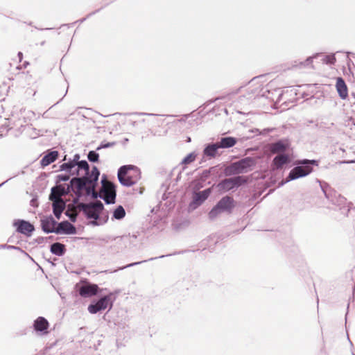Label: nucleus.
I'll return each mask as SVG.
<instances>
[{"instance_id":"nucleus-43","label":"nucleus","mask_w":355,"mask_h":355,"mask_svg":"<svg viewBox=\"0 0 355 355\" xmlns=\"http://www.w3.org/2000/svg\"><path fill=\"white\" fill-rule=\"evenodd\" d=\"M317 55L314 56H310L306 59V60L304 62H302L301 64L304 66H309L312 64L313 59L315 58Z\"/></svg>"},{"instance_id":"nucleus-21","label":"nucleus","mask_w":355,"mask_h":355,"mask_svg":"<svg viewBox=\"0 0 355 355\" xmlns=\"http://www.w3.org/2000/svg\"><path fill=\"white\" fill-rule=\"evenodd\" d=\"M336 87L339 96L342 99H345L348 96V89L347 85L343 78H337Z\"/></svg>"},{"instance_id":"nucleus-55","label":"nucleus","mask_w":355,"mask_h":355,"mask_svg":"<svg viewBox=\"0 0 355 355\" xmlns=\"http://www.w3.org/2000/svg\"><path fill=\"white\" fill-rule=\"evenodd\" d=\"M205 175L207 176V173H209L208 171H205Z\"/></svg>"},{"instance_id":"nucleus-14","label":"nucleus","mask_w":355,"mask_h":355,"mask_svg":"<svg viewBox=\"0 0 355 355\" xmlns=\"http://www.w3.org/2000/svg\"><path fill=\"white\" fill-rule=\"evenodd\" d=\"M130 242V235H123L122 236H117L112 239L111 245L110 248L113 252H118L119 250L127 246V244Z\"/></svg>"},{"instance_id":"nucleus-8","label":"nucleus","mask_w":355,"mask_h":355,"mask_svg":"<svg viewBox=\"0 0 355 355\" xmlns=\"http://www.w3.org/2000/svg\"><path fill=\"white\" fill-rule=\"evenodd\" d=\"M248 182V178L245 176L237 175L234 178H226L220 181L217 185L220 192H227L234 190Z\"/></svg>"},{"instance_id":"nucleus-10","label":"nucleus","mask_w":355,"mask_h":355,"mask_svg":"<svg viewBox=\"0 0 355 355\" xmlns=\"http://www.w3.org/2000/svg\"><path fill=\"white\" fill-rule=\"evenodd\" d=\"M71 186V181L69 182V184L64 185V184H59L56 185L55 187H53L51 188V193L49 195V200H55V201H64L62 199V196L68 195L71 191V189L73 187Z\"/></svg>"},{"instance_id":"nucleus-22","label":"nucleus","mask_w":355,"mask_h":355,"mask_svg":"<svg viewBox=\"0 0 355 355\" xmlns=\"http://www.w3.org/2000/svg\"><path fill=\"white\" fill-rule=\"evenodd\" d=\"M218 149L219 147L216 142L208 144L203 149V155L208 158H214L217 155Z\"/></svg>"},{"instance_id":"nucleus-47","label":"nucleus","mask_w":355,"mask_h":355,"mask_svg":"<svg viewBox=\"0 0 355 355\" xmlns=\"http://www.w3.org/2000/svg\"><path fill=\"white\" fill-rule=\"evenodd\" d=\"M97 12H98V10H96V11H94V12H91V13L88 14V15H87V17H86L82 18V19H80L78 20L76 22L81 24V23L84 22V21L86 20V19H87V18H88V17H89L90 16H92V15H94V14H95V13H96Z\"/></svg>"},{"instance_id":"nucleus-54","label":"nucleus","mask_w":355,"mask_h":355,"mask_svg":"<svg viewBox=\"0 0 355 355\" xmlns=\"http://www.w3.org/2000/svg\"><path fill=\"white\" fill-rule=\"evenodd\" d=\"M6 182H7V181L3 182H2L1 184H0V187H1L3 184H4Z\"/></svg>"},{"instance_id":"nucleus-42","label":"nucleus","mask_w":355,"mask_h":355,"mask_svg":"<svg viewBox=\"0 0 355 355\" xmlns=\"http://www.w3.org/2000/svg\"><path fill=\"white\" fill-rule=\"evenodd\" d=\"M167 189H168V185L163 184L159 190V193H162V192L163 193L162 197V200H166L168 198L167 194L166 193Z\"/></svg>"},{"instance_id":"nucleus-11","label":"nucleus","mask_w":355,"mask_h":355,"mask_svg":"<svg viewBox=\"0 0 355 355\" xmlns=\"http://www.w3.org/2000/svg\"><path fill=\"white\" fill-rule=\"evenodd\" d=\"M212 189L207 188L203 191L193 192L192 201L189 204V207L196 209L200 207L210 196Z\"/></svg>"},{"instance_id":"nucleus-36","label":"nucleus","mask_w":355,"mask_h":355,"mask_svg":"<svg viewBox=\"0 0 355 355\" xmlns=\"http://www.w3.org/2000/svg\"><path fill=\"white\" fill-rule=\"evenodd\" d=\"M223 211L220 209H219V208H217L216 205H215L209 212V218L211 220H214L218 216V214H220Z\"/></svg>"},{"instance_id":"nucleus-29","label":"nucleus","mask_w":355,"mask_h":355,"mask_svg":"<svg viewBox=\"0 0 355 355\" xmlns=\"http://www.w3.org/2000/svg\"><path fill=\"white\" fill-rule=\"evenodd\" d=\"M197 157V153L196 152H191L188 154L180 162V165H182V170L186 168V166L193 162Z\"/></svg>"},{"instance_id":"nucleus-41","label":"nucleus","mask_w":355,"mask_h":355,"mask_svg":"<svg viewBox=\"0 0 355 355\" xmlns=\"http://www.w3.org/2000/svg\"><path fill=\"white\" fill-rule=\"evenodd\" d=\"M323 62H325L326 64H334V62H336V58L334 55H326L323 58Z\"/></svg>"},{"instance_id":"nucleus-23","label":"nucleus","mask_w":355,"mask_h":355,"mask_svg":"<svg viewBox=\"0 0 355 355\" xmlns=\"http://www.w3.org/2000/svg\"><path fill=\"white\" fill-rule=\"evenodd\" d=\"M237 142V139L233 137H221L216 143L219 148H229L233 147Z\"/></svg>"},{"instance_id":"nucleus-20","label":"nucleus","mask_w":355,"mask_h":355,"mask_svg":"<svg viewBox=\"0 0 355 355\" xmlns=\"http://www.w3.org/2000/svg\"><path fill=\"white\" fill-rule=\"evenodd\" d=\"M291 162L288 154L282 153L276 155L272 159V166L275 169H281L285 164Z\"/></svg>"},{"instance_id":"nucleus-45","label":"nucleus","mask_w":355,"mask_h":355,"mask_svg":"<svg viewBox=\"0 0 355 355\" xmlns=\"http://www.w3.org/2000/svg\"><path fill=\"white\" fill-rule=\"evenodd\" d=\"M80 155L76 153L73 155V157L72 159H69L74 165L75 166L77 165L78 162H80Z\"/></svg>"},{"instance_id":"nucleus-24","label":"nucleus","mask_w":355,"mask_h":355,"mask_svg":"<svg viewBox=\"0 0 355 355\" xmlns=\"http://www.w3.org/2000/svg\"><path fill=\"white\" fill-rule=\"evenodd\" d=\"M58 152L56 150H51L48 152L41 159L40 164L44 167L47 166L53 162H55L58 157Z\"/></svg>"},{"instance_id":"nucleus-37","label":"nucleus","mask_w":355,"mask_h":355,"mask_svg":"<svg viewBox=\"0 0 355 355\" xmlns=\"http://www.w3.org/2000/svg\"><path fill=\"white\" fill-rule=\"evenodd\" d=\"M83 190H78L76 188H72L71 189V191H73L74 193V194L76 195V198H73V203L74 204H77L78 203V201H79V199L82 197L83 196Z\"/></svg>"},{"instance_id":"nucleus-2","label":"nucleus","mask_w":355,"mask_h":355,"mask_svg":"<svg viewBox=\"0 0 355 355\" xmlns=\"http://www.w3.org/2000/svg\"><path fill=\"white\" fill-rule=\"evenodd\" d=\"M318 165V161L315 159H304L297 160L295 166L290 171L284 183L307 176L313 171V166ZM283 184L284 182L282 183V185Z\"/></svg>"},{"instance_id":"nucleus-57","label":"nucleus","mask_w":355,"mask_h":355,"mask_svg":"<svg viewBox=\"0 0 355 355\" xmlns=\"http://www.w3.org/2000/svg\"><path fill=\"white\" fill-rule=\"evenodd\" d=\"M353 355H355V354H353Z\"/></svg>"},{"instance_id":"nucleus-9","label":"nucleus","mask_w":355,"mask_h":355,"mask_svg":"<svg viewBox=\"0 0 355 355\" xmlns=\"http://www.w3.org/2000/svg\"><path fill=\"white\" fill-rule=\"evenodd\" d=\"M322 189L326 198L331 202L333 205L339 207V209L345 215H347L349 211L348 206H347V200L345 197L337 193L336 191H329L327 188L322 187Z\"/></svg>"},{"instance_id":"nucleus-5","label":"nucleus","mask_w":355,"mask_h":355,"mask_svg":"<svg viewBox=\"0 0 355 355\" xmlns=\"http://www.w3.org/2000/svg\"><path fill=\"white\" fill-rule=\"evenodd\" d=\"M255 81L256 78H254L249 82L245 88L241 87L239 89V91L242 93L238 98L240 104L248 105L259 96H263V94H261V92L263 90L261 85L257 83Z\"/></svg>"},{"instance_id":"nucleus-6","label":"nucleus","mask_w":355,"mask_h":355,"mask_svg":"<svg viewBox=\"0 0 355 355\" xmlns=\"http://www.w3.org/2000/svg\"><path fill=\"white\" fill-rule=\"evenodd\" d=\"M119 293V291L115 293L110 292L101 297L98 300L93 301L88 306V311L92 314H96L99 311L106 309L108 306H110V309H111L113 306V302L115 300V294H118Z\"/></svg>"},{"instance_id":"nucleus-52","label":"nucleus","mask_w":355,"mask_h":355,"mask_svg":"<svg viewBox=\"0 0 355 355\" xmlns=\"http://www.w3.org/2000/svg\"><path fill=\"white\" fill-rule=\"evenodd\" d=\"M28 64H29V63H28V62H25L24 63V67H26V66H27V65H28Z\"/></svg>"},{"instance_id":"nucleus-40","label":"nucleus","mask_w":355,"mask_h":355,"mask_svg":"<svg viewBox=\"0 0 355 355\" xmlns=\"http://www.w3.org/2000/svg\"><path fill=\"white\" fill-rule=\"evenodd\" d=\"M70 175L67 174H59L56 176V183L60 182H67L69 180Z\"/></svg>"},{"instance_id":"nucleus-32","label":"nucleus","mask_w":355,"mask_h":355,"mask_svg":"<svg viewBox=\"0 0 355 355\" xmlns=\"http://www.w3.org/2000/svg\"><path fill=\"white\" fill-rule=\"evenodd\" d=\"M41 227L42 230L49 234V233H55V228H53L51 225V223L47 217L41 220Z\"/></svg>"},{"instance_id":"nucleus-16","label":"nucleus","mask_w":355,"mask_h":355,"mask_svg":"<svg viewBox=\"0 0 355 355\" xmlns=\"http://www.w3.org/2000/svg\"><path fill=\"white\" fill-rule=\"evenodd\" d=\"M57 234H74L76 233V227L67 220L60 222L55 230Z\"/></svg>"},{"instance_id":"nucleus-50","label":"nucleus","mask_w":355,"mask_h":355,"mask_svg":"<svg viewBox=\"0 0 355 355\" xmlns=\"http://www.w3.org/2000/svg\"><path fill=\"white\" fill-rule=\"evenodd\" d=\"M8 243H14V242H15V235L11 236L8 239Z\"/></svg>"},{"instance_id":"nucleus-15","label":"nucleus","mask_w":355,"mask_h":355,"mask_svg":"<svg viewBox=\"0 0 355 355\" xmlns=\"http://www.w3.org/2000/svg\"><path fill=\"white\" fill-rule=\"evenodd\" d=\"M235 163L241 174L250 171V168L256 164V161L253 157H246L235 162Z\"/></svg>"},{"instance_id":"nucleus-51","label":"nucleus","mask_w":355,"mask_h":355,"mask_svg":"<svg viewBox=\"0 0 355 355\" xmlns=\"http://www.w3.org/2000/svg\"><path fill=\"white\" fill-rule=\"evenodd\" d=\"M17 56H18V58H19V62H21V61L22 60V58H23V53H22L21 52H20V51H19V52L17 53Z\"/></svg>"},{"instance_id":"nucleus-33","label":"nucleus","mask_w":355,"mask_h":355,"mask_svg":"<svg viewBox=\"0 0 355 355\" xmlns=\"http://www.w3.org/2000/svg\"><path fill=\"white\" fill-rule=\"evenodd\" d=\"M125 216V211L123 206L119 205L113 211V218L116 220H121Z\"/></svg>"},{"instance_id":"nucleus-3","label":"nucleus","mask_w":355,"mask_h":355,"mask_svg":"<svg viewBox=\"0 0 355 355\" xmlns=\"http://www.w3.org/2000/svg\"><path fill=\"white\" fill-rule=\"evenodd\" d=\"M100 176V171L96 166L92 170L85 172L81 177H74L71 179V186L78 190H84L87 187L97 186Z\"/></svg>"},{"instance_id":"nucleus-4","label":"nucleus","mask_w":355,"mask_h":355,"mask_svg":"<svg viewBox=\"0 0 355 355\" xmlns=\"http://www.w3.org/2000/svg\"><path fill=\"white\" fill-rule=\"evenodd\" d=\"M117 178L121 185L130 187L140 180L141 171L135 165H123L118 169Z\"/></svg>"},{"instance_id":"nucleus-35","label":"nucleus","mask_w":355,"mask_h":355,"mask_svg":"<svg viewBox=\"0 0 355 355\" xmlns=\"http://www.w3.org/2000/svg\"><path fill=\"white\" fill-rule=\"evenodd\" d=\"M87 159L92 163L99 162V154L96 150H90L87 154Z\"/></svg>"},{"instance_id":"nucleus-12","label":"nucleus","mask_w":355,"mask_h":355,"mask_svg":"<svg viewBox=\"0 0 355 355\" xmlns=\"http://www.w3.org/2000/svg\"><path fill=\"white\" fill-rule=\"evenodd\" d=\"M103 291H107V288L100 289L97 284L87 282L79 288L78 293L83 297H89L94 296Z\"/></svg>"},{"instance_id":"nucleus-28","label":"nucleus","mask_w":355,"mask_h":355,"mask_svg":"<svg viewBox=\"0 0 355 355\" xmlns=\"http://www.w3.org/2000/svg\"><path fill=\"white\" fill-rule=\"evenodd\" d=\"M76 167V168L74 169V171H73V173H71V175L78 176L79 175L80 170H83L85 173L90 171L89 165L86 160H80V162L77 164Z\"/></svg>"},{"instance_id":"nucleus-18","label":"nucleus","mask_w":355,"mask_h":355,"mask_svg":"<svg viewBox=\"0 0 355 355\" xmlns=\"http://www.w3.org/2000/svg\"><path fill=\"white\" fill-rule=\"evenodd\" d=\"M223 212L230 213L234 207V200L232 197L225 196L223 197L216 205Z\"/></svg>"},{"instance_id":"nucleus-49","label":"nucleus","mask_w":355,"mask_h":355,"mask_svg":"<svg viewBox=\"0 0 355 355\" xmlns=\"http://www.w3.org/2000/svg\"><path fill=\"white\" fill-rule=\"evenodd\" d=\"M137 115H148V116H155V114H149V113H145V112H137L135 113Z\"/></svg>"},{"instance_id":"nucleus-25","label":"nucleus","mask_w":355,"mask_h":355,"mask_svg":"<svg viewBox=\"0 0 355 355\" xmlns=\"http://www.w3.org/2000/svg\"><path fill=\"white\" fill-rule=\"evenodd\" d=\"M52 201L53 213L55 217L59 220L61 217L62 213L65 209L66 202L64 201Z\"/></svg>"},{"instance_id":"nucleus-53","label":"nucleus","mask_w":355,"mask_h":355,"mask_svg":"<svg viewBox=\"0 0 355 355\" xmlns=\"http://www.w3.org/2000/svg\"><path fill=\"white\" fill-rule=\"evenodd\" d=\"M128 138H125V139H124V143H126V142H128Z\"/></svg>"},{"instance_id":"nucleus-13","label":"nucleus","mask_w":355,"mask_h":355,"mask_svg":"<svg viewBox=\"0 0 355 355\" xmlns=\"http://www.w3.org/2000/svg\"><path fill=\"white\" fill-rule=\"evenodd\" d=\"M13 226L16 227L17 232L24 234L26 236H30L35 230L33 225L23 219L15 220L13 222Z\"/></svg>"},{"instance_id":"nucleus-48","label":"nucleus","mask_w":355,"mask_h":355,"mask_svg":"<svg viewBox=\"0 0 355 355\" xmlns=\"http://www.w3.org/2000/svg\"><path fill=\"white\" fill-rule=\"evenodd\" d=\"M64 214H65L66 216H69V218H70V220L71 221H73V222L76 221V216H71V215H69V211H67Z\"/></svg>"},{"instance_id":"nucleus-7","label":"nucleus","mask_w":355,"mask_h":355,"mask_svg":"<svg viewBox=\"0 0 355 355\" xmlns=\"http://www.w3.org/2000/svg\"><path fill=\"white\" fill-rule=\"evenodd\" d=\"M101 182V193L103 200L107 205L114 204L116 197V187L115 184L107 180L105 175H103Z\"/></svg>"},{"instance_id":"nucleus-26","label":"nucleus","mask_w":355,"mask_h":355,"mask_svg":"<svg viewBox=\"0 0 355 355\" xmlns=\"http://www.w3.org/2000/svg\"><path fill=\"white\" fill-rule=\"evenodd\" d=\"M171 255H172V254H166V255H161V256L157 257H152V258H150V259H148L147 260H144V261H138V262H134V263H129V264H128L126 266H122V267H119L118 269H116V270H106L102 271L101 272L113 273V272H116L118 270H123L125 268H130V267H132L134 266H137V265L141 264V263H144V262L153 261V260H155V259H162V258H164L165 257H168V256H171Z\"/></svg>"},{"instance_id":"nucleus-39","label":"nucleus","mask_w":355,"mask_h":355,"mask_svg":"<svg viewBox=\"0 0 355 355\" xmlns=\"http://www.w3.org/2000/svg\"><path fill=\"white\" fill-rule=\"evenodd\" d=\"M116 142H105L102 141L101 144L96 148V150H100L103 148H110L115 146Z\"/></svg>"},{"instance_id":"nucleus-31","label":"nucleus","mask_w":355,"mask_h":355,"mask_svg":"<svg viewBox=\"0 0 355 355\" xmlns=\"http://www.w3.org/2000/svg\"><path fill=\"white\" fill-rule=\"evenodd\" d=\"M97 186H92L87 187L86 189H84L83 191H85V194L87 196H90L92 199H97L98 198L103 199L101 193H98L95 191V189Z\"/></svg>"},{"instance_id":"nucleus-1","label":"nucleus","mask_w":355,"mask_h":355,"mask_svg":"<svg viewBox=\"0 0 355 355\" xmlns=\"http://www.w3.org/2000/svg\"><path fill=\"white\" fill-rule=\"evenodd\" d=\"M79 209L83 212L87 218L94 219L92 224L94 225H100L105 223L108 219L107 214L105 216V219L101 220L100 215L103 214L104 209V205L100 200H96L93 202L78 203Z\"/></svg>"},{"instance_id":"nucleus-56","label":"nucleus","mask_w":355,"mask_h":355,"mask_svg":"<svg viewBox=\"0 0 355 355\" xmlns=\"http://www.w3.org/2000/svg\"><path fill=\"white\" fill-rule=\"evenodd\" d=\"M224 97H218L216 99H223Z\"/></svg>"},{"instance_id":"nucleus-38","label":"nucleus","mask_w":355,"mask_h":355,"mask_svg":"<svg viewBox=\"0 0 355 355\" xmlns=\"http://www.w3.org/2000/svg\"><path fill=\"white\" fill-rule=\"evenodd\" d=\"M0 249H8V250L13 249V250L21 251V252L28 255V254L25 251H24L22 249H21L19 247H17V246H14V245L2 244V245H0Z\"/></svg>"},{"instance_id":"nucleus-44","label":"nucleus","mask_w":355,"mask_h":355,"mask_svg":"<svg viewBox=\"0 0 355 355\" xmlns=\"http://www.w3.org/2000/svg\"><path fill=\"white\" fill-rule=\"evenodd\" d=\"M50 223H51V225L53 228H56V227H58V224L59 223H58L52 216H47Z\"/></svg>"},{"instance_id":"nucleus-34","label":"nucleus","mask_w":355,"mask_h":355,"mask_svg":"<svg viewBox=\"0 0 355 355\" xmlns=\"http://www.w3.org/2000/svg\"><path fill=\"white\" fill-rule=\"evenodd\" d=\"M75 167V165L70 160H69L67 162L62 163L60 166L59 171L69 172L71 174L73 171H74L73 168Z\"/></svg>"},{"instance_id":"nucleus-46","label":"nucleus","mask_w":355,"mask_h":355,"mask_svg":"<svg viewBox=\"0 0 355 355\" xmlns=\"http://www.w3.org/2000/svg\"><path fill=\"white\" fill-rule=\"evenodd\" d=\"M112 238L108 236V237H106V238H102V239H99L98 241L101 242V243H108V244H110L111 245V240H112Z\"/></svg>"},{"instance_id":"nucleus-19","label":"nucleus","mask_w":355,"mask_h":355,"mask_svg":"<svg viewBox=\"0 0 355 355\" xmlns=\"http://www.w3.org/2000/svg\"><path fill=\"white\" fill-rule=\"evenodd\" d=\"M289 147L288 143L282 139L273 142L269 146V150L272 154L285 153Z\"/></svg>"},{"instance_id":"nucleus-30","label":"nucleus","mask_w":355,"mask_h":355,"mask_svg":"<svg viewBox=\"0 0 355 355\" xmlns=\"http://www.w3.org/2000/svg\"><path fill=\"white\" fill-rule=\"evenodd\" d=\"M224 174L226 176H232L240 174L235 162L225 168Z\"/></svg>"},{"instance_id":"nucleus-27","label":"nucleus","mask_w":355,"mask_h":355,"mask_svg":"<svg viewBox=\"0 0 355 355\" xmlns=\"http://www.w3.org/2000/svg\"><path fill=\"white\" fill-rule=\"evenodd\" d=\"M50 251L52 254L58 257H61L65 254L66 247L65 245L61 243L55 242L51 245Z\"/></svg>"},{"instance_id":"nucleus-17","label":"nucleus","mask_w":355,"mask_h":355,"mask_svg":"<svg viewBox=\"0 0 355 355\" xmlns=\"http://www.w3.org/2000/svg\"><path fill=\"white\" fill-rule=\"evenodd\" d=\"M49 327L48 320L42 316L38 317L33 322V329L40 335L47 334Z\"/></svg>"}]
</instances>
